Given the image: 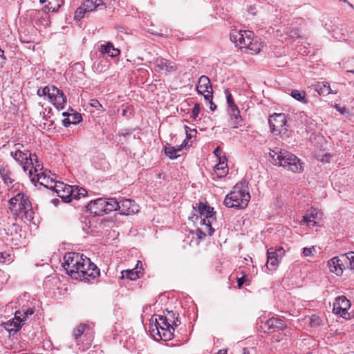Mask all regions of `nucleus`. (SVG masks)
Returning a JSON list of instances; mask_svg holds the SVG:
<instances>
[{"mask_svg": "<svg viewBox=\"0 0 354 354\" xmlns=\"http://www.w3.org/2000/svg\"><path fill=\"white\" fill-rule=\"evenodd\" d=\"M290 36L292 37V38H297V37H299V33H298V31L297 30H291L290 32Z\"/></svg>", "mask_w": 354, "mask_h": 354, "instance_id": "69168bd1", "label": "nucleus"}, {"mask_svg": "<svg viewBox=\"0 0 354 354\" xmlns=\"http://www.w3.org/2000/svg\"><path fill=\"white\" fill-rule=\"evenodd\" d=\"M196 91L198 94L203 95V96L210 91H213L210 80L208 77L206 75H202L199 77L196 85Z\"/></svg>", "mask_w": 354, "mask_h": 354, "instance_id": "6ab92c4d", "label": "nucleus"}, {"mask_svg": "<svg viewBox=\"0 0 354 354\" xmlns=\"http://www.w3.org/2000/svg\"><path fill=\"white\" fill-rule=\"evenodd\" d=\"M86 12H87L83 8V6H82L75 12L74 17L76 20H80L84 17V14Z\"/></svg>", "mask_w": 354, "mask_h": 354, "instance_id": "09e8293b", "label": "nucleus"}, {"mask_svg": "<svg viewBox=\"0 0 354 354\" xmlns=\"http://www.w3.org/2000/svg\"><path fill=\"white\" fill-rule=\"evenodd\" d=\"M247 49L251 50L252 53H257L261 50V44L257 41H254L253 39L251 44L248 46Z\"/></svg>", "mask_w": 354, "mask_h": 354, "instance_id": "c03bdc74", "label": "nucleus"}, {"mask_svg": "<svg viewBox=\"0 0 354 354\" xmlns=\"http://www.w3.org/2000/svg\"><path fill=\"white\" fill-rule=\"evenodd\" d=\"M315 251V248L314 247H311V248H304L303 249V254L304 257H312L313 256L314 254V252Z\"/></svg>", "mask_w": 354, "mask_h": 354, "instance_id": "864d4df0", "label": "nucleus"}, {"mask_svg": "<svg viewBox=\"0 0 354 354\" xmlns=\"http://www.w3.org/2000/svg\"><path fill=\"white\" fill-rule=\"evenodd\" d=\"M348 257L343 254L339 257H335L328 261V266L330 272L339 276L342 274L343 270L346 268V262Z\"/></svg>", "mask_w": 354, "mask_h": 354, "instance_id": "1a4fd4ad", "label": "nucleus"}, {"mask_svg": "<svg viewBox=\"0 0 354 354\" xmlns=\"http://www.w3.org/2000/svg\"><path fill=\"white\" fill-rule=\"evenodd\" d=\"M351 307V302L345 296L336 297L333 303V311L334 313L345 317L348 314V310Z\"/></svg>", "mask_w": 354, "mask_h": 354, "instance_id": "9d476101", "label": "nucleus"}, {"mask_svg": "<svg viewBox=\"0 0 354 354\" xmlns=\"http://www.w3.org/2000/svg\"><path fill=\"white\" fill-rule=\"evenodd\" d=\"M216 212L214 211V213L210 214L207 218H201L200 223L202 225L205 226V230L207 232L209 236H212L214 232V225L216 221L215 216Z\"/></svg>", "mask_w": 354, "mask_h": 354, "instance_id": "aec40b11", "label": "nucleus"}, {"mask_svg": "<svg viewBox=\"0 0 354 354\" xmlns=\"http://www.w3.org/2000/svg\"><path fill=\"white\" fill-rule=\"evenodd\" d=\"M214 171L218 178H223L226 176L228 172L227 165V158L225 157H220L218 163L214 167Z\"/></svg>", "mask_w": 354, "mask_h": 354, "instance_id": "cd10ccee", "label": "nucleus"}, {"mask_svg": "<svg viewBox=\"0 0 354 354\" xmlns=\"http://www.w3.org/2000/svg\"><path fill=\"white\" fill-rule=\"evenodd\" d=\"M270 162L274 165L283 167L293 173H300L304 169L301 160L292 153L279 148L270 149Z\"/></svg>", "mask_w": 354, "mask_h": 354, "instance_id": "f257e3e1", "label": "nucleus"}, {"mask_svg": "<svg viewBox=\"0 0 354 354\" xmlns=\"http://www.w3.org/2000/svg\"><path fill=\"white\" fill-rule=\"evenodd\" d=\"M200 111H201L200 104L198 103H196L192 109V115H191V117L192 118V119L194 120H196V119L198 116V114L200 113Z\"/></svg>", "mask_w": 354, "mask_h": 354, "instance_id": "8fccbe9b", "label": "nucleus"}, {"mask_svg": "<svg viewBox=\"0 0 354 354\" xmlns=\"http://www.w3.org/2000/svg\"><path fill=\"white\" fill-rule=\"evenodd\" d=\"M284 254L285 250L283 248H279L277 249L273 248H269L267 251V268L270 270H275Z\"/></svg>", "mask_w": 354, "mask_h": 354, "instance_id": "6e6552de", "label": "nucleus"}, {"mask_svg": "<svg viewBox=\"0 0 354 354\" xmlns=\"http://www.w3.org/2000/svg\"><path fill=\"white\" fill-rule=\"evenodd\" d=\"M37 156L35 153H29L27 165L30 167V165H34L38 162Z\"/></svg>", "mask_w": 354, "mask_h": 354, "instance_id": "3c124183", "label": "nucleus"}, {"mask_svg": "<svg viewBox=\"0 0 354 354\" xmlns=\"http://www.w3.org/2000/svg\"><path fill=\"white\" fill-rule=\"evenodd\" d=\"M62 115L63 116L67 117L62 121L64 126L66 127H68L71 124H76L82 120L81 114L77 112L72 113L64 112Z\"/></svg>", "mask_w": 354, "mask_h": 354, "instance_id": "b1692460", "label": "nucleus"}, {"mask_svg": "<svg viewBox=\"0 0 354 354\" xmlns=\"http://www.w3.org/2000/svg\"><path fill=\"white\" fill-rule=\"evenodd\" d=\"M75 272H78L80 276L73 278L80 281H90L100 275V269L86 257H82Z\"/></svg>", "mask_w": 354, "mask_h": 354, "instance_id": "20e7f679", "label": "nucleus"}, {"mask_svg": "<svg viewBox=\"0 0 354 354\" xmlns=\"http://www.w3.org/2000/svg\"><path fill=\"white\" fill-rule=\"evenodd\" d=\"M10 257V254L0 252V262H1V263L6 262V259L9 258Z\"/></svg>", "mask_w": 354, "mask_h": 354, "instance_id": "680f3d73", "label": "nucleus"}, {"mask_svg": "<svg viewBox=\"0 0 354 354\" xmlns=\"http://www.w3.org/2000/svg\"><path fill=\"white\" fill-rule=\"evenodd\" d=\"M228 113L230 117V120L233 124V127L238 128L239 126H241L243 119L240 115V111L237 106L228 108Z\"/></svg>", "mask_w": 354, "mask_h": 354, "instance_id": "5701e85b", "label": "nucleus"}, {"mask_svg": "<svg viewBox=\"0 0 354 354\" xmlns=\"http://www.w3.org/2000/svg\"><path fill=\"white\" fill-rule=\"evenodd\" d=\"M46 187L53 189L57 194V196L61 198L64 202H66L68 200V194H66V187L64 186H70L69 185L64 184L61 182H56L54 186L45 185Z\"/></svg>", "mask_w": 354, "mask_h": 354, "instance_id": "bb28decb", "label": "nucleus"}, {"mask_svg": "<svg viewBox=\"0 0 354 354\" xmlns=\"http://www.w3.org/2000/svg\"><path fill=\"white\" fill-rule=\"evenodd\" d=\"M8 203L11 214L15 220L17 218H25L28 221L33 218L31 203L25 194L18 193L9 200Z\"/></svg>", "mask_w": 354, "mask_h": 354, "instance_id": "7ed1b4c3", "label": "nucleus"}, {"mask_svg": "<svg viewBox=\"0 0 354 354\" xmlns=\"http://www.w3.org/2000/svg\"><path fill=\"white\" fill-rule=\"evenodd\" d=\"M214 155H215L216 157H218V159H219V158H220V157H223V156H221L222 150H221V149L219 147H216V148L214 149Z\"/></svg>", "mask_w": 354, "mask_h": 354, "instance_id": "052dcab7", "label": "nucleus"}, {"mask_svg": "<svg viewBox=\"0 0 354 354\" xmlns=\"http://www.w3.org/2000/svg\"><path fill=\"white\" fill-rule=\"evenodd\" d=\"M99 51L103 55H108L111 57H118L120 54V50L114 47L111 42H107L106 44H101L98 48Z\"/></svg>", "mask_w": 354, "mask_h": 354, "instance_id": "4be33fe9", "label": "nucleus"}, {"mask_svg": "<svg viewBox=\"0 0 354 354\" xmlns=\"http://www.w3.org/2000/svg\"><path fill=\"white\" fill-rule=\"evenodd\" d=\"M128 113H129L130 115L131 114V109L129 107H126L125 109H122V115L123 116L128 117L129 116Z\"/></svg>", "mask_w": 354, "mask_h": 354, "instance_id": "e2e57ef3", "label": "nucleus"}, {"mask_svg": "<svg viewBox=\"0 0 354 354\" xmlns=\"http://www.w3.org/2000/svg\"><path fill=\"white\" fill-rule=\"evenodd\" d=\"M334 107L336 111L340 113L342 115H346L349 113L345 106H340V105L336 104H335Z\"/></svg>", "mask_w": 354, "mask_h": 354, "instance_id": "6e6d98bb", "label": "nucleus"}, {"mask_svg": "<svg viewBox=\"0 0 354 354\" xmlns=\"http://www.w3.org/2000/svg\"><path fill=\"white\" fill-rule=\"evenodd\" d=\"M15 146L16 147V150L15 152L12 151L10 155L17 162L23 166L24 170L26 171L29 169V165H27V162L30 152L28 151L25 152L21 151L19 146L22 145L19 143L16 144Z\"/></svg>", "mask_w": 354, "mask_h": 354, "instance_id": "ddd939ff", "label": "nucleus"}, {"mask_svg": "<svg viewBox=\"0 0 354 354\" xmlns=\"http://www.w3.org/2000/svg\"><path fill=\"white\" fill-rule=\"evenodd\" d=\"M41 4H45V8L48 11L56 12L62 6L63 0H40Z\"/></svg>", "mask_w": 354, "mask_h": 354, "instance_id": "c756f323", "label": "nucleus"}, {"mask_svg": "<svg viewBox=\"0 0 354 354\" xmlns=\"http://www.w3.org/2000/svg\"><path fill=\"white\" fill-rule=\"evenodd\" d=\"M53 89V86H45L44 88H40L37 90V95L40 97L41 96H47L48 100L50 99V92L52 91L51 90Z\"/></svg>", "mask_w": 354, "mask_h": 354, "instance_id": "79ce46f5", "label": "nucleus"}, {"mask_svg": "<svg viewBox=\"0 0 354 354\" xmlns=\"http://www.w3.org/2000/svg\"><path fill=\"white\" fill-rule=\"evenodd\" d=\"M245 281V277H244L238 278L237 279V286H238V287L239 288H241V286L244 284Z\"/></svg>", "mask_w": 354, "mask_h": 354, "instance_id": "0e129e2a", "label": "nucleus"}, {"mask_svg": "<svg viewBox=\"0 0 354 354\" xmlns=\"http://www.w3.org/2000/svg\"><path fill=\"white\" fill-rule=\"evenodd\" d=\"M250 199L246 182H241L233 187L231 192L225 196L223 203L227 207L244 209L248 206Z\"/></svg>", "mask_w": 354, "mask_h": 354, "instance_id": "f03ea898", "label": "nucleus"}, {"mask_svg": "<svg viewBox=\"0 0 354 354\" xmlns=\"http://www.w3.org/2000/svg\"><path fill=\"white\" fill-rule=\"evenodd\" d=\"M0 177L2 178L4 183L8 185L12 184L14 181L12 178V173L7 166H0Z\"/></svg>", "mask_w": 354, "mask_h": 354, "instance_id": "473e14b6", "label": "nucleus"}, {"mask_svg": "<svg viewBox=\"0 0 354 354\" xmlns=\"http://www.w3.org/2000/svg\"><path fill=\"white\" fill-rule=\"evenodd\" d=\"M87 211L95 216H102L104 212V199L99 198L96 200L91 201L86 205Z\"/></svg>", "mask_w": 354, "mask_h": 354, "instance_id": "f3484780", "label": "nucleus"}, {"mask_svg": "<svg viewBox=\"0 0 354 354\" xmlns=\"http://www.w3.org/2000/svg\"><path fill=\"white\" fill-rule=\"evenodd\" d=\"M216 354H227L226 350H219Z\"/></svg>", "mask_w": 354, "mask_h": 354, "instance_id": "774afa93", "label": "nucleus"}, {"mask_svg": "<svg viewBox=\"0 0 354 354\" xmlns=\"http://www.w3.org/2000/svg\"><path fill=\"white\" fill-rule=\"evenodd\" d=\"M310 324L312 327H316V326H319V324H320L319 317L315 315H313L310 318Z\"/></svg>", "mask_w": 354, "mask_h": 354, "instance_id": "5fc2aeb1", "label": "nucleus"}, {"mask_svg": "<svg viewBox=\"0 0 354 354\" xmlns=\"http://www.w3.org/2000/svg\"><path fill=\"white\" fill-rule=\"evenodd\" d=\"M176 70V64L166 59L156 58V73L167 75Z\"/></svg>", "mask_w": 354, "mask_h": 354, "instance_id": "2eb2a0df", "label": "nucleus"}, {"mask_svg": "<svg viewBox=\"0 0 354 354\" xmlns=\"http://www.w3.org/2000/svg\"><path fill=\"white\" fill-rule=\"evenodd\" d=\"M105 214L112 211H118L119 201L114 198H104Z\"/></svg>", "mask_w": 354, "mask_h": 354, "instance_id": "c85d7f7f", "label": "nucleus"}, {"mask_svg": "<svg viewBox=\"0 0 354 354\" xmlns=\"http://www.w3.org/2000/svg\"><path fill=\"white\" fill-rule=\"evenodd\" d=\"M66 187V194H68V200L66 203L71 202L73 200L80 199L86 196L87 191L78 186H64Z\"/></svg>", "mask_w": 354, "mask_h": 354, "instance_id": "a211bd4d", "label": "nucleus"}, {"mask_svg": "<svg viewBox=\"0 0 354 354\" xmlns=\"http://www.w3.org/2000/svg\"><path fill=\"white\" fill-rule=\"evenodd\" d=\"M240 31L233 30L230 33V40L235 44L236 46H238V41L240 39Z\"/></svg>", "mask_w": 354, "mask_h": 354, "instance_id": "de8ad7c7", "label": "nucleus"}, {"mask_svg": "<svg viewBox=\"0 0 354 354\" xmlns=\"http://www.w3.org/2000/svg\"><path fill=\"white\" fill-rule=\"evenodd\" d=\"M252 36L253 32L252 31L245 30V38L244 40L243 41V48H247L248 46L250 45V44H251L253 39Z\"/></svg>", "mask_w": 354, "mask_h": 354, "instance_id": "a19ab883", "label": "nucleus"}, {"mask_svg": "<svg viewBox=\"0 0 354 354\" xmlns=\"http://www.w3.org/2000/svg\"><path fill=\"white\" fill-rule=\"evenodd\" d=\"M269 124L272 132L285 133L288 129L286 115L284 113H274L269 118Z\"/></svg>", "mask_w": 354, "mask_h": 354, "instance_id": "423d86ee", "label": "nucleus"}, {"mask_svg": "<svg viewBox=\"0 0 354 354\" xmlns=\"http://www.w3.org/2000/svg\"><path fill=\"white\" fill-rule=\"evenodd\" d=\"M312 88L319 95L326 96L329 94L337 93V91H334L331 89L328 82H317L316 84L312 85Z\"/></svg>", "mask_w": 354, "mask_h": 354, "instance_id": "412c9836", "label": "nucleus"}, {"mask_svg": "<svg viewBox=\"0 0 354 354\" xmlns=\"http://www.w3.org/2000/svg\"><path fill=\"white\" fill-rule=\"evenodd\" d=\"M24 321L21 319V311L17 310L15 313V317L12 319L8 321L6 325L11 327L9 330L17 331L19 330L22 325Z\"/></svg>", "mask_w": 354, "mask_h": 354, "instance_id": "a878e982", "label": "nucleus"}, {"mask_svg": "<svg viewBox=\"0 0 354 354\" xmlns=\"http://www.w3.org/2000/svg\"><path fill=\"white\" fill-rule=\"evenodd\" d=\"M43 169L42 164L38 161L34 165H30L29 169H28L29 176L32 178V181H38L41 185H44V181L46 179V176L44 173H37Z\"/></svg>", "mask_w": 354, "mask_h": 354, "instance_id": "4468645a", "label": "nucleus"}, {"mask_svg": "<svg viewBox=\"0 0 354 354\" xmlns=\"http://www.w3.org/2000/svg\"><path fill=\"white\" fill-rule=\"evenodd\" d=\"M90 105L94 108H95L97 110H100L101 108H102V106L99 102V101L96 99H92L90 101Z\"/></svg>", "mask_w": 354, "mask_h": 354, "instance_id": "4d7b16f0", "label": "nucleus"}, {"mask_svg": "<svg viewBox=\"0 0 354 354\" xmlns=\"http://www.w3.org/2000/svg\"><path fill=\"white\" fill-rule=\"evenodd\" d=\"M225 94L226 96V100H227V104L228 108L234 107V106H236L234 102L232 95L228 89L225 90Z\"/></svg>", "mask_w": 354, "mask_h": 354, "instance_id": "49530a36", "label": "nucleus"}, {"mask_svg": "<svg viewBox=\"0 0 354 354\" xmlns=\"http://www.w3.org/2000/svg\"><path fill=\"white\" fill-rule=\"evenodd\" d=\"M138 272H139L135 270V269L123 270L121 272V278L134 281L139 277Z\"/></svg>", "mask_w": 354, "mask_h": 354, "instance_id": "e433bc0d", "label": "nucleus"}, {"mask_svg": "<svg viewBox=\"0 0 354 354\" xmlns=\"http://www.w3.org/2000/svg\"><path fill=\"white\" fill-rule=\"evenodd\" d=\"M213 91H210L206 95H204V99L205 101L209 103V109L214 111L216 109V105L212 102Z\"/></svg>", "mask_w": 354, "mask_h": 354, "instance_id": "37998d69", "label": "nucleus"}, {"mask_svg": "<svg viewBox=\"0 0 354 354\" xmlns=\"http://www.w3.org/2000/svg\"><path fill=\"white\" fill-rule=\"evenodd\" d=\"M50 19H49V17L48 16L47 14H44V15L41 16L40 17H38L37 19H35V26L38 28H46L48 27L49 25H50Z\"/></svg>", "mask_w": 354, "mask_h": 354, "instance_id": "c9c22d12", "label": "nucleus"}, {"mask_svg": "<svg viewBox=\"0 0 354 354\" xmlns=\"http://www.w3.org/2000/svg\"><path fill=\"white\" fill-rule=\"evenodd\" d=\"M181 151L180 147L177 149L171 146L165 147V153L167 156H168L171 159H176L180 156V152Z\"/></svg>", "mask_w": 354, "mask_h": 354, "instance_id": "f704fd0d", "label": "nucleus"}, {"mask_svg": "<svg viewBox=\"0 0 354 354\" xmlns=\"http://www.w3.org/2000/svg\"><path fill=\"white\" fill-rule=\"evenodd\" d=\"M296 121L298 123V124L301 126H305L306 128V130L309 129L311 130V127H310V124H311V120L310 118H308V115L304 111H301L296 114Z\"/></svg>", "mask_w": 354, "mask_h": 354, "instance_id": "2f4dec72", "label": "nucleus"}, {"mask_svg": "<svg viewBox=\"0 0 354 354\" xmlns=\"http://www.w3.org/2000/svg\"><path fill=\"white\" fill-rule=\"evenodd\" d=\"M104 6L102 0H86L83 4V8L87 12H91L95 8Z\"/></svg>", "mask_w": 354, "mask_h": 354, "instance_id": "72a5a7b5", "label": "nucleus"}, {"mask_svg": "<svg viewBox=\"0 0 354 354\" xmlns=\"http://www.w3.org/2000/svg\"><path fill=\"white\" fill-rule=\"evenodd\" d=\"M88 328V325L85 324H80L78 325L73 330V337L75 339L77 340L84 334Z\"/></svg>", "mask_w": 354, "mask_h": 354, "instance_id": "ea45409f", "label": "nucleus"}, {"mask_svg": "<svg viewBox=\"0 0 354 354\" xmlns=\"http://www.w3.org/2000/svg\"><path fill=\"white\" fill-rule=\"evenodd\" d=\"M156 317H158L159 319L162 321V324L167 327V328H165L164 327L160 326V328H158V325H159V324L156 320V335H158L160 339L162 341L166 342L171 340L174 337L171 330L174 331V328L169 324L168 318L165 315L156 314Z\"/></svg>", "mask_w": 354, "mask_h": 354, "instance_id": "0eeeda50", "label": "nucleus"}, {"mask_svg": "<svg viewBox=\"0 0 354 354\" xmlns=\"http://www.w3.org/2000/svg\"><path fill=\"white\" fill-rule=\"evenodd\" d=\"M83 254L76 252H68L64 257V263L62 266L66 272L73 277H79V272H75L81 260H82Z\"/></svg>", "mask_w": 354, "mask_h": 354, "instance_id": "39448f33", "label": "nucleus"}, {"mask_svg": "<svg viewBox=\"0 0 354 354\" xmlns=\"http://www.w3.org/2000/svg\"><path fill=\"white\" fill-rule=\"evenodd\" d=\"M147 308H148V307H146L144 309V310H143V313H145V315L142 316V322H144L145 320L149 322V327H148V330H149V335L152 337V339H155V334H154L155 329L153 328V315L151 317L150 319H148V318L146 317H147Z\"/></svg>", "mask_w": 354, "mask_h": 354, "instance_id": "58836bf2", "label": "nucleus"}, {"mask_svg": "<svg viewBox=\"0 0 354 354\" xmlns=\"http://www.w3.org/2000/svg\"><path fill=\"white\" fill-rule=\"evenodd\" d=\"M21 319L24 322L26 320L29 315H31L34 313V310L32 308H28L26 310H21Z\"/></svg>", "mask_w": 354, "mask_h": 354, "instance_id": "603ef678", "label": "nucleus"}, {"mask_svg": "<svg viewBox=\"0 0 354 354\" xmlns=\"http://www.w3.org/2000/svg\"><path fill=\"white\" fill-rule=\"evenodd\" d=\"M322 213L315 208H310L303 216L302 222L308 226H315L321 220Z\"/></svg>", "mask_w": 354, "mask_h": 354, "instance_id": "dca6fc26", "label": "nucleus"}, {"mask_svg": "<svg viewBox=\"0 0 354 354\" xmlns=\"http://www.w3.org/2000/svg\"><path fill=\"white\" fill-rule=\"evenodd\" d=\"M346 257H348L346 262V268H350L354 270V252H351L348 253H346Z\"/></svg>", "mask_w": 354, "mask_h": 354, "instance_id": "a18cd8bd", "label": "nucleus"}, {"mask_svg": "<svg viewBox=\"0 0 354 354\" xmlns=\"http://www.w3.org/2000/svg\"><path fill=\"white\" fill-rule=\"evenodd\" d=\"M244 35H245V30H240V34H239L240 39H239V41H238V46L240 48H243V41L244 40V38H245Z\"/></svg>", "mask_w": 354, "mask_h": 354, "instance_id": "13d9d810", "label": "nucleus"}, {"mask_svg": "<svg viewBox=\"0 0 354 354\" xmlns=\"http://www.w3.org/2000/svg\"><path fill=\"white\" fill-rule=\"evenodd\" d=\"M290 95L297 101L304 104H307L308 101L306 98V93L303 91L292 90Z\"/></svg>", "mask_w": 354, "mask_h": 354, "instance_id": "4c0bfd02", "label": "nucleus"}, {"mask_svg": "<svg viewBox=\"0 0 354 354\" xmlns=\"http://www.w3.org/2000/svg\"><path fill=\"white\" fill-rule=\"evenodd\" d=\"M196 235L199 239H203L206 236V234L202 230L200 229H197Z\"/></svg>", "mask_w": 354, "mask_h": 354, "instance_id": "bf43d9fd", "label": "nucleus"}, {"mask_svg": "<svg viewBox=\"0 0 354 354\" xmlns=\"http://www.w3.org/2000/svg\"><path fill=\"white\" fill-rule=\"evenodd\" d=\"M0 57H2L4 60L6 59V57L4 55V51L0 48Z\"/></svg>", "mask_w": 354, "mask_h": 354, "instance_id": "338daca9", "label": "nucleus"}, {"mask_svg": "<svg viewBox=\"0 0 354 354\" xmlns=\"http://www.w3.org/2000/svg\"><path fill=\"white\" fill-rule=\"evenodd\" d=\"M119 213L122 215H130L138 212V205L131 199H122L119 201Z\"/></svg>", "mask_w": 354, "mask_h": 354, "instance_id": "9b49d317", "label": "nucleus"}, {"mask_svg": "<svg viewBox=\"0 0 354 354\" xmlns=\"http://www.w3.org/2000/svg\"><path fill=\"white\" fill-rule=\"evenodd\" d=\"M193 208L194 209H197L201 219L207 218L210 214L214 213V208L210 207L207 203H196V206H193Z\"/></svg>", "mask_w": 354, "mask_h": 354, "instance_id": "393cba45", "label": "nucleus"}, {"mask_svg": "<svg viewBox=\"0 0 354 354\" xmlns=\"http://www.w3.org/2000/svg\"><path fill=\"white\" fill-rule=\"evenodd\" d=\"M266 325L269 329L277 328L283 330L286 328V324L282 319L274 317L268 319L266 322Z\"/></svg>", "mask_w": 354, "mask_h": 354, "instance_id": "7c9ffc66", "label": "nucleus"}, {"mask_svg": "<svg viewBox=\"0 0 354 354\" xmlns=\"http://www.w3.org/2000/svg\"><path fill=\"white\" fill-rule=\"evenodd\" d=\"M51 91L49 101L51 102L57 109H64V104L66 103V97L63 91L54 86H53Z\"/></svg>", "mask_w": 354, "mask_h": 354, "instance_id": "f8f14e48", "label": "nucleus"}]
</instances>
